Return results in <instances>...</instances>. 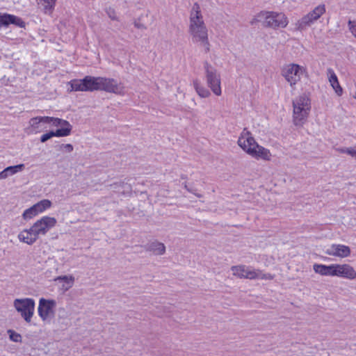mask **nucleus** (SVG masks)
I'll return each mask as SVG.
<instances>
[{
    "label": "nucleus",
    "mask_w": 356,
    "mask_h": 356,
    "mask_svg": "<svg viewBox=\"0 0 356 356\" xmlns=\"http://www.w3.org/2000/svg\"><path fill=\"white\" fill-rule=\"evenodd\" d=\"M188 32L193 42L200 43L206 52L209 51L208 30L203 19L201 8L197 3L193 5L190 12Z\"/></svg>",
    "instance_id": "obj_1"
},
{
    "label": "nucleus",
    "mask_w": 356,
    "mask_h": 356,
    "mask_svg": "<svg viewBox=\"0 0 356 356\" xmlns=\"http://www.w3.org/2000/svg\"><path fill=\"white\" fill-rule=\"evenodd\" d=\"M237 145L243 152L255 159L269 161L272 159L270 151L259 145L248 128H244L240 134Z\"/></svg>",
    "instance_id": "obj_2"
},
{
    "label": "nucleus",
    "mask_w": 356,
    "mask_h": 356,
    "mask_svg": "<svg viewBox=\"0 0 356 356\" xmlns=\"http://www.w3.org/2000/svg\"><path fill=\"white\" fill-rule=\"evenodd\" d=\"M313 270L322 276L339 277L350 280L356 279V270L348 264H333L329 266L314 264Z\"/></svg>",
    "instance_id": "obj_3"
},
{
    "label": "nucleus",
    "mask_w": 356,
    "mask_h": 356,
    "mask_svg": "<svg viewBox=\"0 0 356 356\" xmlns=\"http://www.w3.org/2000/svg\"><path fill=\"white\" fill-rule=\"evenodd\" d=\"M256 20L264 28L278 30L289 24V19L283 12L261 10L256 15Z\"/></svg>",
    "instance_id": "obj_4"
},
{
    "label": "nucleus",
    "mask_w": 356,
    "mask_h": 356,
    "mask_svg": "<svg viewBox=\"0 0 356 356\" xmlns=\"http://www.w3.org/2000/svg\"><path fill=\"white\" fill-rule=\"evenodd\" d=\"M281 75L292 89L303 77H308L307 67L295 63L284 65L281 68Z\"/></svg>",
    "instance_id": "obj_5"
},
{
    "label": "nucleus",
    "mask_w": 356,
    "mask_h": 356,
    "mask_svg": "<svg viewBox=\"0 0 356 356\" xmlns=\"http://www.w3.org/2000/svg\"><path fill=\"white\" fill-rule=\"evenodd\" d=\"M311 110L309 97L302 94L293 101V118L295 125H302L308 118Z\"/></svg>",
    "instance_id": "obj_6"
},
{
    "label": "nucleus",
    "mask_w": 356,
    "mask_h": 356,
    "mask_svg": "<svg viewBox=\"0 0 356 356\" xmlns=\"http://www.w3.org/2000/svg\"><path fill=\"white\" fill-rule=\"evenodd\" d=\"M232 275L239 279L247 280H273L274 275L264 273L259 269H255L245 265L233 266L231 268Z\"/></svg>",
    "instance_id": "obj_7"
},
{
    "label": "nucleus",
    "mask_w": 356,
    "mask_h": 356,
    "mask_svg": "<svg viewBox=\"0 0 356 356\" xmlns=\"http://www.w3.org/2000/svg\"><path fill=\"white\" fill-rule=\"evenodd\" d=\"M35 301L32 298H16L13 301V307L28 323H31L34 314Z\"/></svg>",
    "instance_id": "obj_8"
},
{
    "label": "nucleus",
    "mask_w": 356,
    "mask_h": 356,
    "mask_svg": "<svg viewBox=\"0 0 356 356\" xmlns=\"http://www.w3.org/2000/svg\"><path fill=\"white\" fill-rule=\"evenodd\" d=\"M207 86L216 96L222 94L220 75L217 70L208 62L204 64Z\"/></svg>",
    "instance_id": "obj_9"
},
{
    "label": "nucleus",
    "mask_w": 356,
    "mask_h": 356,
    "mask_svg": "<svg viewBox=\"0 0 356 356\" xmlns=\"http://www.w3.org/2000/svg\"><path fill=\"white\" fill-rule=\"evenodd\" d=\"M56 305L54 299L41 298L39 300L38 313L43 322H49L54 317Z\"/></svg>",
    "instance_id": "obj_10"
},
{
    "label": "nucleus",
    "mask_w": 356,
    "mask_h": 356,
    "mask_svg": "<svg viewBox=\"0 0 356 356\" xmlns=\"http://www.w3.org/2000/svg\"><path fill=\"white\" fill-rule=\"evenodd\" d=\"M40 236H44V234L35 221L31 227L22 230L17 237L19 241L31 245L35 243Z\"/></svg>",
    "instance_id": "obj_11"
},
{
    "label": "nucleus",
    "mask_w": 356,
    "mask_h": 356,
    "mask_svg": "<svg viewBox=\"0 0 356 356\" xmlns=\"http://www.w3.org/2000/svg\"><path fill=\"white\" fill-rule=\"evenodd\" d=\"M325 12L324 5H319L306 15L299 19L296 24L298 29L302 30L312 24L315 21L321 17Z\"/></svg>",
    "instance_id": "obj_12"
},
{
    "label": "nucleus",
    "mask_w": 356,
    "mask_h": 356,
    "mask_svg": "<svg viewBox=\"0 0 356 356\" xmlns=\"http://www.w3.org/2000/svg\"><path fill=\"white\" fill-rule=\"evenodd\" d=\"M99 90L120 95L124 94V87L122 83L114 79L102 76L99 78Z\"/></svg>",
    "instance_id": "obj_13"
},
{
    "label": "nucleus",
    "mask_w": 356,
    "mask_h": 356,
    "mask_svg": "<svg viewBox=\"0 0 356 356\" xmlns=\"http://www.w3.org/2000/svg\"><path fill=\"white\" fill-rule=\"evenodd\" d=\"M325 252L329 256L346 258L350 255L351 251L350 248L347 245L332 244L325 250Z\"/></svg>",
    "instance_id": "obj_14"
},
{
    "label": "nucleus",
    "mask_w": 356,
    "mask_h": 356,
    "mask_svg": "<svg viewBox=\"0 0 356 356\" xmlns=\"http://www.w3.org/2000/svg\"><path fill=\"white\" fill-rule=\"evenodd\" d=\"M45 124H47V116H37L30 119L29 122V127L28 129L29 132H40L45 129L47 127H44Z\"/></svg>",
    "instance_id": "obj_15"
},
{
    "label": "nucleus",
    "mask_w": 356,
    "mask_h": 356,
    "mask_svg": "<svg viewBox=\"0 0 356 356\" xmlns=\"http://www.w3.org/2000/svg\"><path fill=\"white\" fill-rule=\"evenodd\" d=\"M40 227L44 235H45L51 229L54 227L57 223V220L54 217L45 216L36 220Z\"/></svg>",
    "instance_id": "obj_16"
},
{
    "label": "nucleus",
    "mask_w": 356,
    "mask_h": 356,
    "mask_svg": "<svg viewBox=\"0 0 356 356\" xmlns=\"http://www.w3.org/2000/svg\"><path fill=\"white\" fill-rule=\"evenodd\" d=\"M54 281L60 284V290L63 292H66L74 284L75 277L72 275H61L56 277Z\"/></svg>",
    "instance_id": "obj_17"
},
{
    "label": "nucleus",
    "mask_w": 356,
    "mask_h": 356,
    "mask_svg": "<svg viewBox=\"0 0 356 356\" xmlns=\"http://www.w3.org/2000/svg\"><path fill=\"white\" fill-rule=\"evenodd\" d=\"M327 76L331 86L334 90L337 95L338 96H341L343 93V89L341 87L338 78L332 69H327Z\"/></svg>",
    "instance_id": "obj_18"
},
{
    "label": "nucleus",
    "mask_w": 356,
    "mask_h": 356,
    "mask_svg": "<svg viewBox=\"0 0 356 356\" xmlns=\"http://www.w3.org/2000/svg\"><path fill=\"white\" fill-rule=\"evenodd\" d=\"M193 88L198 95V96L201 98H208L211 96V92L209 89H207L199 79H196L193 81Z\"/></svg>",
    "instance_id": "obj_19"
},
{
    "label": "nucleus",
    "mask_w": 356,
    "mask_h": 356,
    "mask_svg": "<svg viewBox=\"0 0 356 356\" xmlns=\"http://www.w3.org/2000/svg\"><path fill=\"white\" fill-rule=\"evenodd\" d=\"M99 78L100 76H85V83L87 92L99 90Z\"/></svg>",
    "instance_id": "obj_20"
},
{
    "label": "nucleus",
    "mask_w": 356,
    "mask_h": 356,
    "mask_svg": "<svg viewBox=\"0 0 356 356\" xmlns=\"http://www.w3.org/2000/svg\"><path fill=\"white\" fill-rule=\"evenodd\" d=\"M85 77L82 79H74L69 82L70 91L87 92Z\"/></svg>",
    "instance_id": "obj_21"
},
{
    "label": "nucleus",
    "mask_w": 356,
    "mask_h": 356,
    "mask_svg": "<svg viewBox=\"0 0 356 356\" xmlns=\"http://www.w3.org/2000/svg\"><path fill=\"white\" fill-rule=\"evenodd\" d=\"M62 121L64 122L60 123V128L58 129L56 131H60V133H62V134L59 135V137H65L70 135L72 126L70 124V122L67 120H63Z\"/></svg>",
    "instance_id": "obj_22"
},
{
    "label": "nucleus",
    "mask_w": 356,
    "mask_h": 356,
    "mask_svg": "<svg viewBox=\"0 0 356 356\" xmlns=\"http://www.w3.org/2000/svg\"><path fill=\"white\" fill-rule=\"evenodd\" d=\"M34 209L36 211L37 213H40L49 209L51 206V202L49 200H42L38 203L33 205Z\"/></svg>",
    "instance_id": "obj_23"
},
{
    "label": "nucleus",
    "mask_w": 356,
    "mask_h": 356,
    "mask_svg": "<svg viewBox=\"0 0 356 356\" xmlns=\"http://www.w3.org/2000/svg\"><path fill=\"white\" fill-rule=\"evenodd\" d=\"M24 168V164H18L16 165L8 166L3 171L6 174V178L10 175H13L19 172H21Z\"/></svg>",
    "instance_id": "obj_24"
},
{
    "label": "nucleus",
    "mask_w": 356,
    "mask_h": 356,
    "mask_svg": "<svg viewBox=\"0 0 356 356\" xmlns=\"http://www.w3.org/2000/svg\"><path fill=\"white\" fill-rule=\"evenodd\" d=\"M7 333L10 341L19 343H21L22 341V337L21 334L14 331L13 330H8Z\"/></svg>",
    "instance_id": "obj_25"
},
{
    "label": "nucleus",
    "mask_w": 356,
    "mask_h": 356,
    "mask_svg": "<svg viewBox=\"0 0 356 356\" xmlns=\"http://www.w3.org/2000/svg\"><path fill=\"white\" fill-rule=\"evenodd\" d=\"M339 153L347 154L356 159V146L337 149Z\"/></svg>",
    "instance_id": "obj_26"
},
{
    "label": "nucleus",
    "mask_w": 356,
    "mask_h": 356,
    "mask_svg": "<svg viewBox=\"0 0 356 356\" xmlns=\"http://www.w3.org/2000/svg\"><path fill=\"white\" fill-rule=\"evenodd\" d=\"M37 215L36 211L34 209L33 206H32L24 211L22 217L24 220H30Z\"/></svg>",
    "instance_id": "obj_27"
},
{
    "label": "nucleus",
    "mask_w": 356,
    "mask_h": 356,
    "mask_svg": "<svg viewBox=\"0 0 356 356\" xmlns=\"http://www.w3.org/2000/svg\"><path fill=\"white\" fill-rule=\"evenodd\" d=\"M60 134H62V133H60V131H49L48 133H46V134H43L40 137V141L42 143H44V142L47 141L48 140H49L50 138H51L54 136L59 137Z\"/></svg>",
    "instance_id": "obj_28"
},
{
    "label": "nucleus",
    "mask_w": 356,
    "mask_h": 356,
    "mask_svg": "<svg viewBox=\"0 0 356 356\" xmlns=\"http://www.w3.org/2000/svg\"><path fill=\"white\" fill-rule=\"evenodd\" d=\"M56 1V0H38V3L45 10L51 9L55 4Z\"/></svg>",
    "instance_id": "obj_29"
},
{
    "label": "nucleus",
    "mask_w": 356,
    "mask_h": 356,
    "mask_svg": "<svg viewBox=\"0 0 356 356\" xmlns=\"http://www.w3.org/2000/svg\"><path fill=\"white\" fill-rule=\"evenodd\" d=\"M10 18L12 17V15L4 14L3 15H0V26H8L10 24Z\"/></svg>",
    "instance_id": "obj_30"
},
{
    "label": "nucleus",
    "mask_w": 356,
    "mask_h": 356,
    "mask_svg": "<svg viewBox=\"0 0 356 356\" xmlns=\"http://www.w3.org/2000/svg\"><path fill=\"white\" fill-rule=\"evenodd\" d=\"M47 124H51L52 126H54V127H59L60 123H63V124L64 123L62 121V119H60V118L49 117V116H47Z\"/></svg>",
    "instance_id": "obj_31"
},
{
    "label": "nucleus",
    "mask_w": 356,
    "mask_h": 356,
    "mask_svg": "<svg viewBox=\"0 0 356 356\" xmlns=\"http://www.w3.org/2000/svg\"><path fill=\"white\" fill-rule=\"evenodd\" d=\"M13 18H10V24H15L19 27H24L25 23L22 20L21 18L12 15Z\"/></svg>",
    "instance_id": "obj_32"
},
{
    "label": "nucleus",
    "mask_w": 356,
    "mask_h": 356,
    "mask_svg": "<svg viewBox=\"0 0 356 356\" xmlns=\"http://www.w3.org/2000/svg\"><path fill=\"white\" fill-rule=\"evenodd\" d=\"M106 13L108 15V17L114 21H118V17L117 16V14L115 13V10L113 8H107L106 9Z\"/></svg>",
    "instance_id": "obj_33"
},
{
    "label": "nucleus",
    "mask_w": 356,
    "mask_h": 356,
    "mask_svg": "<svg viewBox=\"0 0 356 356\" xmlns=\"http://www.w3.org/2000/svg\"><path fill=\"white\" fill-rule=\"evenodd\" d=\"M348 26L352 34L356 38V20L349 21Z\"/></svg>",
    "instance_id": "obj_34"
},
{
    "label": "nucleus",
    "mask_w": 356,
    "mask_h": 356,
    "mask_svg": "<svg viewBox=\"0 0 356 356\" xmlns=\"http://www.w3.org/2000/svg\"><path fill=\"white\" fill-rule=\"evenodd\" d=\"M165 252V247L162 243H157V254H163Z\"/></svg>",
    "instance_id": "obj_35"
},
{
    "label": "nucleus",
    "mask_w": 356,
    "mask_h": 356,
    "mask_svg": "<svg viewBox=\"0 0 356 356\" xmlns=\"http://www.w3.org/2000/svg\"><path fill=\"white\" fill-rule=\"evenodd\" d=\"M62 147H63L67 152H71L73 151V146L71 144H65L62 145Z\"/></svg>",
    "instance_id": "obj_36"
},
{
    "label": "nucleus",
    "mask_w": 356,
    "mask_h": 356,
    "mask_svg": "<svg viewBox=\"0 0 356 356\" xmlns=\"http://www.w3.org/2000/svg\"><path fill=\"white\" fill-rule=\"evenodd\" d=\"M6 179V174L4 172V171H1L0 172V179Z\"/></svg>",
    "instance_id": "obj_37"
},
{
    "label": "nucleus",
    "mask_w": 356,
    "mask_h": 356,
    "mask_svg": "<svg viewBox=\"0 0 356 356\" xmlns=\"http://www.w3.org/2000/svg\"><path fill=\"white\" fill-rule=\"evenodd\" d=\"M134 25L136 27H137L138 29H141L143 27V26L139 23H137V22H135L134 23Z\"/></svg>",
    "instance_id": "obj_38"
},
{
    "label": "nucleus",
    "mask_w": 356,
    "mask_h": 356,
    "mask_svg": "<svg viewBox=\"0 0 356 356\" xmlns=\"http://www.w3.org/2000/svg\"><path fill=\"white\" fill-rule=\"evenodd\" d=\"M184 188H186L187 191H191V190L188 188V185H187V183H186V181L184 183Z\"/></svg>",
    "instance_id": "obj_39"
},
{
    "label": "nucleus",
    "mask_w": 356,
    "mask_h": 356,
    "mask_svg": "<svg viewBox=\"0 0 356 356\" xmlns=\"http://www.w3.org/2000/svg\"><path fill=\"white\" fill-rule=\"evenodd\" d=\"M196 196L200 197H201V195L197 194Z\"/></svg>",
    "instance_id": "obj_40"
}]
</instances>
